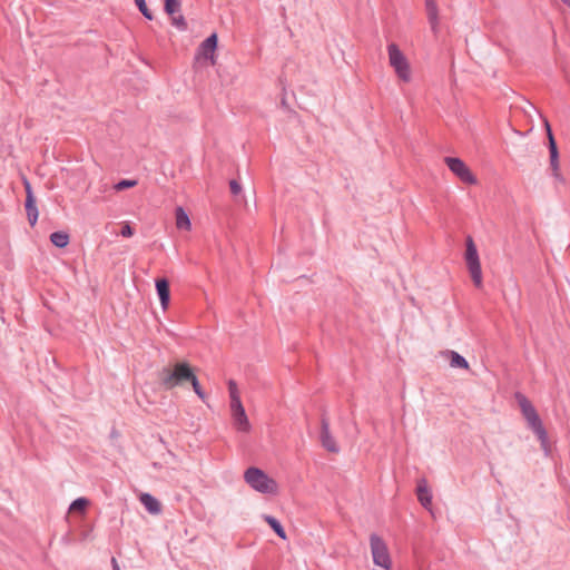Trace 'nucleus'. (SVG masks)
<instances>
[{"label":"nucleus","mask_w":570,"mask_h":570,"mask_svg":"<svg viewBox=\"0 0 570 570\" xmlns=\"http://www.w3.org/2000/svg\"><path fill=\"white\" fill-rule=\"evenodd\" d=\"M321 442L325 450L332 453H337L340 451L338 445L330 432V424L326 419L322 420V429H321Z\"/></svg>","instance_id":"f8f14e48"},{"label":"nucleus","mask_w":570,"mask_h":570,"mask_svg":"<svg viewBox=\"0 0 570 570\" xmlns=\"http://www.w3.org/2000/svg\"><path fill=\"white\" fill-rule=\"evenodd\" d=\"M563 3L570 6V0H561Z\"/></svg>","instance_id":"72a5a7b5"},{"label":"nucleus","mask_w":570,"mask_h":570,"mask_svg":"<svg viewBox=\"0 0 570 570\" xmlns=\"http://www.w3.org/2000/svg\"><path fill=\"white\" fill-rule=\"evenodd\" d=\"M233 424L237 431L247 433L250 431V423L243 406V403L230 404Z\"/></svg>","instance_id":"1a4fd4ad"},{"label":"nucleus","mask_w":570,"mask_h":570,"mask_svg":"<svg viewBox=\"0 0 570 570\" xmlns=\"http://www.w3.org/2000/svg\"><path fill=\"white\" fill-rule=\"evenodd\" d=\"M136 185H137L136 180L124 179V180H120L118 184L115 185V189L120 191V190H124V189H127V188L135 187Z\"/></svg>","instance_id":"a878e982"},{"label":"nucleus","mask_w":570,"mask_h":570,"mask_svg":"<svg viewBox=\"0 0 570 570\" xmlns=\"http://www.w3.org/2000/svg\"><path fill=\"white\" fill-rule=\"evenodd\" d=\"M245 482L255 491L262 494H278L279 487L276 480L256 466H250L244 472Z\"/></svg>","instance_id":"f03ea898"},{"label":"nucleus","mask_w":570,"mask_h":570,"mask_svg":"<svg viewBox=\"0 0 570 570\" xmlns=\"http://www.w3.org/2000/svg\"><path fill=\"white\" fill-rule=\"evenodd\" d=\"M515 399L518 401V404L521 409L522 415L528 422L529 428L535 433L538 436L541 448L548 454L549 452V441H548V433L542 424V421L532 405V403L521 393L515 394Z\"/></svg>","instance_id":"f257e3e1"},{"label":"nucleus","mask_w":570,"mask_h":570,"mask_svg":"<svg viewBox=\"0 0 570 570\" xmlns=\"http://www.w3.org/2000/svg\"><path fill=\"white\" fill-rule=\"evenodd\" d=\"M140 502L151 514H158L161 511L160 502L149 493H142L140 495Z\"/></svg>","instance_id":"dca6fc26"},{"label":"nucleus","mask_w":570,"mask_h":570,"mask_svg":"<svg viewBox=\"0 0 570 570\" xmlns=\"http://www.w3.org/2000/svg\"><path fill=\"white\" fill-rule=\"evenodd\" d=\"M90 502L86 498H78L76 499L69 507V513H79L81 515H85L87 508L89 507Z\"/></svg>","instance_id":"a211bd4d"},{"label":"nucleus","mask_w":570,"mask_h":570,"mask_svg":"<svg viewBox=\"0 0 570 570\" xmlns=\"http://www.w3.org/2000/svg\"><path fill=\"white\" fill-rule=\"evenodd\" d=\"M190 365L186 362L176 363L171 370H164L161 383L166 389H174L181 385L194 376Z\"/></svg>","instance_id":"7ed1b4c3"},{"label":"nucleus","mask_w":570,"mask_h":570,"mask_svg":"<svg viewBox=\"0 0 570 570\" xmlns=\"http://www.w3.org/2000/svg\"><path fill=\"white\" fill-rule=\"evenodd\" d=\"M445 355L449 357L450 366L454 368H469L468 361L455 351H446Z\"/></svg>","instance_id":"f3484780"},{"label":"nucleus","mask_w":570,"mask_h":570,"mask_svg":"<svg viewBox=\"0 0 570 570\" xmlns=\"http://www.w3.org/2000/svg\"><path fill=\"white\" fill-rule=\"evenodd\" d=\"M387 52L390 56V60L392 61V45L387 46Z\"/></svg>","instance_id":"473e14b6"},{"label":"nucleus","mask_w":570,"mask_h":570,"mask_svg":"<svg viewBox=\"0 0 570 570\" xmlns=\"http://www.w3.org/2000/svg\"><path fill=\"white\" fill-rule=\"evenodd\" d=\"M465 261L466 266L470 272L471 278L476 287L482 286V271L480 258L478 254L476 246L472 239V237H468L466 239V250H465Z\"/></svg>","instance_id":"39448f33"},{"label":"nucleus","mask_w":570,"mask_h":570,"mask_svg":"<svg viewBox=\"0 0 570 570\" xmlns=\"http://www.w3.org/2000/svg\"><path fill=\"white\" fill-rule=\"evenodd\" d=\"M417 499L420 501V503L424 507V508H429L432 503V494L431 492L429 491V489L426 488V485H419L417 487Z\"/></svg>","instance_id":"aec40b11"},{"label":"nucleus","mask_w":570,"mask_h":570,"mask_svg":"<svg viewBox=\"0 0 570 570\" xmlns=\"http://www.w3.org/2000/svg\"><path fill=\"white\" fill-rule=\"evenodd\" d=\"M195 393L202 399L204 400L205 399V393L203 392L202 387H200V384L198 382V379L196 377V375H194L190 380H189Z\"/></svg>","instance_id":"c85d7f7f"},{"label":"nucleus","mask_w":570,"mask_h":570,"mask_svg":"<svg viewBox=\"0 0 570 570\" xmlns=\"http://www.w3.org/2000/svg\"><path fill=\"white\" fill-rule=\"evenodd\" d=\"M444 163L461 181L475 185L478 183L476 177L472 174L470 168L465 165V163L458 157H445Z\"/></svg>","instance_id":"423d86ee"},{"label":"nucleus","mask_w":570,"mask_h":570,"mask_svg":"<svg viewBox=\"0 0 570 570\" xmlns=\"http://www.w3.org/2000/svg\"><path fill=\"white\" fill-rule=\"evenodd\" d=\"M195 393L202 399L204 400L205 399V393L203 392L202 387H200V384L198 382V379L196 377V375H194L190 380H189Z\"/></svg>","instance_id":"cd10ccee"},{"label":"nucleus","mask_w":570,"mask_h":570,"mask_svg":"<svg viewBox=\"0 0 570 570\" xmlns=\"http://www.w3.org/2000/svg\"><path fill=\"white\" fill-rule=\"evenodd\" d=\"M425 9L431 29L436 33L439 29V9L435 0H425Z\"/></svg>","instance_id":"ddd939ff"},{"label":"nucleus","mask_w":570,"mask_h":570,"mask_svg":"<svg viewBox=\"0 0 570 570\" xmlns=\"http://www.w3.org/2000/svg\"><path fill=\"white\" fill-rule=\"evenodd\" d=\"M195 393L202 399L204 400L205 399V393L203 392L202 387H200V384L198 382V379L196 377V375H194L190 380H189Z\"/></svg>","instance_id":"bb28decb"},{"label":"nucleus","mask_w":570,"mask_h":570,"mask_svg":"<svg viewBox=\"0 0 570 570\" xmlns=\"http://www.w3.org/2000/svg\"><path fill=\"white\" fill-rule=\"evenodd\" d=\"M264 520L269 524V527L276 532V534L281 539H283V540L287 539L285 530L283 529L282 524L274 517L265 515Z\"/></svg>","instance_id":"412c9836"},{"label":"nucleus","mask_w":570,"mask_h":570,"mask_svg":"<svg viewBox=\"0 0 570 570\" xmlns=\"http://www.w3.org/2000/svg\"><path fill=\"white\" fill-rule=\"evenodd\" d=\"M50 240L55 246L63 248L69 244L70 237L66 232H55L50 235Z\"/></svg>","instance_id":"6ab92c4d"},{"label":"nucleus","mask_w":570,"mask_h":570,"mask_svg":"<svg viewBox=\"0 0 570 570\" xmlns=\"http://www.w3.org/2000/svg\"><path fill=\"white\" fill-rule=\"evenodd\" d=\"M544 127L547 129L548 140H549L550 168H551V171H552V176L557 180L563 181V177L560 174L559 151H558L557 142H556L554 137L552 135L550 124H549V121L547 119H544Z\"/></svg>","instance_id":"0eeeda50"},{"label":"nucleus","mask_w":570,"mask_h":570,"mask_svg":"<svg viewBox=\"0 0 570 570\" xmlns=\"http://www.w3.org/2000/svg\"><path fill=\"white\" fill-rule=\"evenodd\" d=\"M175 224L180 230L189 232L191 229V222L183 207L175 209Z\"/></svg>","instance_id":"2eb2a0df"},{"label":"nucleus","mask_w":570,"mask_h":570,"mask_svg":"<svg viewBox=\"0 0 570 570\" xmlns=\"http://www.w3.org/2000/svg\"><path fill=\"white\" fill-rule=\"evenodd\" d=\"M394 72L403 82H410L412 80V71L407 59L404 55L394 46Z\"/></svg>","instance_id":"6e6552de"},{"label":"nucleus","mask_w":570,"mask_h":570,"mask_svg":"<svg viewBox=\"0 0 570 570\" xmlns=\"http://www.w3.org/2000/svg\"><path fill=\"white\" fill-rule=\"evenodd\" d=\"M135 3L138 7L139 11L144 14L145 18H147L149 20L153 19V14L149 11L145 0H135Z\"/></svg>","instance_id":"b1692460"},{"label":"nucleus","mask_w":570,"mask_h":570,"mask_svg":"<svg viewBox=\"0 0 570 570\" xmlns=\"http://www.w3.org/2000/svg\"><path fill=\"white\" fill-rule=\"evenodd\" d=\"M156 289L160 299L161 307L164 309H167L170 301L169 283L167 282V279H157Z\"/></svg>","instance_id":"4468645a"},{"label":"nucleus","mask_w":570,"mask_h":570,"mask_svg":"<svg viewBox=\"0 0 570 570\" xmlns=\"http://www.w3.org/2000/svg\"><path fill=\"white\" fill-rule=\"evenodd\" d=\"M371 551L374 563L373 570H390L391 558L389 548L386 543L375 534L371 535Z\"/></svg>","instance_id":"20e7f679"},{"label":"nucleus","mask_w":570,"mask_h":570,"mask_svg":"<svg viewBox=\"0 0 570 570\" xmlns=\"http://www.w3.org/2000/svg\"><path fill=\"white\" fill-rule=\"evenodd\" d=\"M111 563H112V569L114 570H120L119 564H118L116 558L111 559Z\"/></svg>","instance_id":"2f4dec72"},{"label":"nucleus","mask_w":570,"mask_h":570,"mask_svg":"<svg viewBox=\"0 0 570 570\" xmlns=\"http://www.w3.org/2000/svg\"><path fill=\"white\" fill-rule=\"evenodd\" d=\"M229 187H230V191L234 195H237V194H239L242 191V186L236 180H232L229 183Z\"/></svg>","instance_id":"7c9ffc66"},{"label":"nucleus","mask_w":570,"mask_h":570,"mask_svg":"<svg viewBox=\"0 0 570 570\" xmlns=\"http://www.w3.org/2000/svg\"><path fill=\"white\" fill-rule=\"evenodd\" d=\"M120 234L124 237H131L134 235V229L128 223H125L121 227Z\"/></svg>","instance_id":"c756f323"},{"label":"nucleus","mask_w":570,"mask_h":570,"mask_svg":"<svg viewBox=\"0 0 570 570\" xmlns=\"http://www.w3.org/2000/svg\"><path fill=\"white\" fill-rule=\"evenodd\" d=\"M228 391H229L230 404L242 403L237 384L234 381H229Z\"/></svg>","instance_id":"4be33fe9"},{"label":"nucleus","mask_w":570,"mask_h":570,"mask_svg":"<svg viewBox=\"0 0 570 570\" xmlns=\"http://www.w3.org/2000/svg\"><path fill=\"white\" fill-rule=\"evenodd\" d=\"M26 210H27V216H28V220H29L30 225L31 226L36 225L37 219H38V209H37L36 203L26 204Z\"/></svg>","instance_id":"5701e85b"},{"label":"nucleus","mask_w":570,"mask_h":570,"mask_svg":"<svg viewBox=\"0 0 570 570\" xmlns=\"http://www.w3.org/2000/svg\"><path fill=\"white\" fill-rule=\"evenodd\" d=\"M165 11L171 18V23L179 30L187 28L185 18L180 14L181 4L179 0H164Z\"/></svg>","instance_id":"9d476101"},{"label":"nucleus","mask_w":570,"mask_h":570,"mask_svg":"<svg viewBox=\"0 0 570 570\" xmlns=\"http://www.w3.org/2000/svg\"><path fill=\"white\" fill-rule=\"evenodd\" d=\"M23 186H24L26 194H27L26 204L36 203V198H35L33 191L31 189V185L27 178H23Z\"/></svg>","instance_id":"393cba45"},{"label":"nucleus","mask_w":570,"mask_h":570,"mask_svg":"<svg viewBox=\"0 0 570 570\" xmlns=\"http://www.w3.org/2000/svg\"><path fill=\"white\" fill-rule=\"evenodd\" d=\"M217 35L213 33L210 35L205 41L202 42L198 49V59H207L209 60L210 65L216 63V56L215 51L217 48Z\"/></svg>","instance_id":"9b49d317"}]
</instances>
